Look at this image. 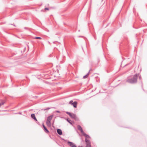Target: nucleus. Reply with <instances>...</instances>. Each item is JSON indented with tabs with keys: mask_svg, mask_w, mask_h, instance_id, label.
Here are the masks:
<instances>
[{
	"mask_svg": "<svg viewBox=\"0 0 147 147\" xmlns=\"http://www.w3.org/2000/svg\"><path fill=\"white\" fill-rule=\"evenodd\" d=\"M5 103V102L4 101H2L1 102H0V106L1 105H3Z\"/></svg>",
	"mask_w": 147,
	"mask_h": 147,
	"instance_id": "9d476101",
	"label": "nucleus"
},
{
	"mask_svg": "<svg viewBox=\"0 0 147 147\" xmlns=\"http://www.w3.org/2000/svg\"><path fill=\"white\" fill-rule=\"evenodd\" d=\"M42 126L44 128H45L46 127L45 126L44 124H43Z\"/></svg>",
	"mask_w": 147,
	"mask_h": 147,
	"instance_id": "f3484780",
	"label": "nucleus"
},
{
	"mask_svg": "<svg viewBox=\"0 0 147 147\" xmlns=\"http://www.w3.org/2000/svg\"><path fill=\"white\" fill-rule=\"evenodd\" d=\"M31 117L32 118L34 119L36 121H37V120L36 118L35 117V115L34 114H32L31 115Z\"/></svg>",
	"mask_w": 147,
	"mask_h": 147,
	"instance_id": "0eeeda50",
	"label": "nucleus"
},
{
	"mask_svg": "<svg viewBox=\"0 0 147 147\" xmlns=\"http://www.w3.org/2000/svg\"><path fill=\"white\" fill-rule=\"evenodd\" d=\"M137 75H135L133 78L127 81L128 82L131 83H135L137 81Z\"/></svg>",
	"mask_w": 147,
	"mask_h": 147,
	"instance_id": "f03ea898",
	"label": "nucleus"
},
{
	"mask_svg": "<svg viewBox=\"0 0 147 147\" xmlns=\"http://www.w3.org/2000/svg\"><path fill=\"white\" fill-rule=\"evenodd\" d=\"M45 9V10H49V9L48 8H46Z\"/></svg>",
	"mask_w": 147,
	"mask_h": 147,
	"instance_id": "dca6fc26",
	"label": "nucleus"
},
{
	"mask_svg": "<svg viewBox=\"0 0 147 147\" xmlns=\"http://www.w3.org/2000/svg\"><path fill=\"white\" fill-rule=\"evenodd\" d=\"M45 131V132L48 133L49 132V131L47 129L46 127L45 128H44Z\"/></svg>",
	"mask_w": 147,
	"mask_h": 147,
	"instance_id": "9b49d317",
	"label": "nucleus"
},
{
	"mask_svg": "<svg viewBox=\"0 0 147 147\" xmlns=\"http://www.w3.org/2000/svg\"><path fill=\"white\" fill-rule=\"evenodd\" d=\"M86 142L87 144L86 147H91V145L90 141Z\"/></svg>",
	"mask_w": 147,
	"mask_h": 147,
	"instance_id": "1a4fd4ad",
	"label": "nucleus"
},
{
	"mask_svg": "<svg viewBox=\"0 0 147 147\" xmlns=\"http://www.w3.org/2000/svg\"><path fill=\"white\" fill-rule=\"evenodd\" d=\"M82 134L86 137V142H88L89 141V140L88 139L90 138V137L89 136L85 134L84 132V134Z\"/></svg>",
	"mask_w": 147,
	"mask_h": 147,
	"instance_id": "20e7f679",
	"label": "nucleus"
},
{
	"mask_svg": "<svg viewBox=\"0 0 147 147\" xmlns=\"http://www.w3.org/2000/svg\"><path fill=\"white\" fill-rule=\"evenodd\" d=\"M88 77V75H86L84 76L83 77V78H86Z\"/></svg>",
	"mask_w": 147,
	"mask_h": 147,
	"instance_id": "4468645a",
	"label": "nucleus"
},
{
	"mask_svg": "<svg viewBox=\"0 0 147 147\" xmlns=\"http://www.w3.org/2000/svg\"><path fill=\"white\" fill-rule=\"evenodd\" d=\"M53 117V116L52 115H51L49 117H48L47 119V120L46 121V124L47 126L48 127H50L51 126V121Z\"/></svg>",
	"mask_w": 147,
	"mask_h": 147,
	"instance_id": "f257e3e1",
	"label": "nucleus"
},
{
	"mask_svg": "<svg viewBox=\"0 0 147 147\" xmlns=\"http://www.w3.org/2000/svg\"><path fill=\"white\" fill-rule=\"evenodd\" d=\"M56 112L57 113H60V112H59V111H57Z\"/></svg>",
	"mask_w": 147,
	"mask_h": 147,
	"instance_id": "a211bd4d",
	"label": "nucleus"
},
{
	"mask_svg": "<svg viewBox=\"0 0 147 147\" xmlns=\"http://www.w3.org/2000/svg\"><path fill=\"white\" fill-rule=\"evenodd\" d=\"M72 105L74 108H76L77 107V102H74L72 103Z\"/></svg>",
	"mask_w": 147,
	"mask_h": 147,
	"instance_id": "6e6552de",
	"label": "nucleus"
},
{
	"mask_svg": "<svg viewBox=\"0 0 147 147\" xmlns=\"http://www.w3.org/2000/svg\"><path fill=\"white\" fill-rule=\"evenodd\" d=\"M73 101L72 100H71L69 102V104L72 105V103H73Z\"/></svg>",
	"mask_w": 147,
	"mask_h": 147,
	"instance_id": "ddd939ff",
	"label": "nucleus"
},
{
	"mask_svg": "<svg viewBox=\"0 0 147 147\" xmlns=\"http://www.w3.org/2000/svg\"><path fill=\"white\" fill-rule=\"evenodd\" d=\"M77 127L79 130L80 131L81 133L82 134H84V132L83 131L82 127H81V126L80 125H78L77 126Z\"/></svg>",
	"mask_w": 147,
	"mask_h": 147,
	"instance_id": "39448f33",
	"label": "nucleus"
},
{
	"mask_svg": "<svg viewBox=\"0 0 147 147\" xmlns=\"http://www.w3.org/2000/svg\"><path fill=\"white\" fill-rule=\"evenodd\" d=\"M35 38L36 39H41L42 38L40 37H36Z\"/></svg>",
	"mask_w": 147,
	"mask_h": 147,
	"instance_id": "f8f14e48",
	"label": "nucleus"
},
{
	"mask_svg": "<svg viewBox=\"0 0 147 147\" xmlns=\"http://www.w3.org/2000/svg\"><path fill=\"white\" fill-rule=\"evenodd\" d=\"M67 121L71 124H72L70 122V120H69L68 119H67Z\"/></svg>",
	"mask_w": 147,
	"mask_h": 147,
	"instance_id": "2eb2a0df",
	"label": "nucleus"
},
{
	"mask_svg": "<svg viewBox=\"0 0 147 147\" xmlns=\"http://www.w3.org/2000/svg\"><path fill=\"white\" fill-rule=\"evenodd\" d=\"M66 113L68 114V115L72 118L76 119V117L75 114L73 113H71L69 112H67Z\"/></svg>",
	"mask_w": 147,
	"mask_h": 147,
	"instance_id": "7ed1b4c3",
	"label": "nucleus"
},
{
	"mask_svg": "<svg viewBox=\"0 0 147 147\" xmlns=\"http://www.w3.org/2000/svg\"><path fill=\"white\" fill-rule=\"evenodd\" d=\"M57 132L59 135H61L62 134V131L60 129H58Z\"/></svg>",
	"mask_w": 147,
	"mask_h": 147,
	"instance_id": "423d86ee",
	"label": "nucleus"
}]
</instances>
